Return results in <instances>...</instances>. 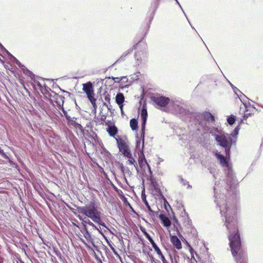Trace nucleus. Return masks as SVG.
Returning <instances> with one entry per match:
<instances>
[{
    "label": "nucleus",
    "mask_w": 263,
    "mask_h": 263,
    "mask_svg": "<svg viewBox=\"0 0 263 263\" xmlns=\"http://www.w3.org/2000/svg\"><path fill=\"white\" fill-rule=\"evenodd\" d=\"M185 17H186V20H188L187 16H185Z\"/></svg>",
    "instance_id": "bf43d9fd"
},
{
    "label": "nucleus",
    "mask_w": 263,
    "mask_h": 263,
    "mask_svg": "<svg viewBox=\"0 0 263 263\" xmlns=\"http://www.w3.org/2000/svg\"><path fill=\"white\" fill-rule=\"evenodd\" d=\"M143 45L144 47V49L141 51H138L135 53V58L137 60V65H139L141 63L142 61L145 60L147 57V52L146 50V45L145 44H144V43H143Z\"/></svg>",
    "instance_id": "9d476101"
},
{
    "label": "nucleus",
    "mask_w": 263,
    "mask_h": 263,
    "mask_svg": "<svg viewBox=\"0 0 263 263\" xmlns=\"http://www.w3.org/2000/svg\"><path fill=\"white\" fill-rule=\"evenodd\" d=\"M215 139L218 144L225 148L227 156H229L232 144V139L228 134L216 135Z\"/></svg>",
    "instance_id": "39448f33"
},
{
    "label": "nucleus",
    "mask_w": 263,
    "mask_h": 263,
    "mask_svg": "<svg viewBox=\"0 0 263 263\" xmlns=\"http://www.w3.org/2000/svg\"><path fill=\"white\" fill-rule=\"evenodd\" d=\"M204 117L205 119L208 121L213 122L214 121V117L210 112H205L204 114Z\"/></svg>",
    "instance_id": "5701e85b"
},
{
    "label": "nucleus",
    "mask_w": 263,
    "mask_h": 263,
    "mask_svg": "<svg viewBox=\"0 0 263 263\" xmlns=\"http://www.w3.org/2000/svg\"><path fill=\"white\" fill-rule=\"evenodd\" d=\"M144 235H145L146 238L151 243H152V242L154 241L152 239V237L147 232H144Z\"/></svg>",
    "instance_id": "2f4dec72"
},
{
    "label": "nucleus",
    "mask_w": 263,
    "mask_h": 263,
    "mask_svg": "<svg viewBox=\"0 0 263 263\" xmlns=\"http://www.w3.org/2000/svg\"><path fill=\"white\" fill-rule=\"evenodd\" d=\"M72 213H74V214L76 215V213H74V211H72Z\"/></svg>",
    "instance_id": "4d7b16f0"
},
{
    "label": "nucleus",
    "mask_w": 263,
    "mask_h": 263,
    "mask_svg": "<svg viewBox=\"0 0 263 263\" xmlns=\"http://www.w3.org/2000/svg\"><path fill=\"white\" fill-rule=\"evenodd\" d=\"M130 126L133 130L137 128L138 122L135 119H132L130 120Z\"/></svg>",
    "instance_id": "4be33fe9"
},
{
    "label": "nucleus",
    "mask_w": 263,
    "mask_h": 263,
    "mask_svg": "<svg viewBox=\"0 0 263 263\" xmlns=\"http://www.w3.org/2000/svg\"><path fill=\"white\" fill-rule=\"evenodd\" d=\"M28 76H30L31 79L33 80V82H34V85H37V87H39V89L42 90V88H43V86L42 85V84L37 81L36 80V79H35L34 78V74L33 75H31L30 74H27Z\"/></svg>",
    "instance_id": "412c9836"
},
{
    "label": "nucleus",
    "mask_w": 263,
    "mask_h": 263,
    "mask_svg": "<svg viewBox=\"0 0 263 263\" xmlns=\"http://www.w3.org/2000/svg\"><path fill=\"white\" fill-rule=\"evenodd\" d=\"M147 112L146 108L143 107L141 112V118L142 120L141 123V130L140 131L141 136L142 138V149L141 150V155L139 156L138 159V162L140 167L143 169L145 170L146 167H147L148 171L149 172L150 175L152 174V172L151 170L149 165L148 164L146 159L143 153V150L144 147V134H145V124L147 121Z\"/></svg>",
    "instance_id": "7ed1b4c3"
},
{
    "label": "nucleus",
    "mask_w": 263,
    "mask_h": 263,
    "mask_svg": "<svg viewBox=\"0 0 263 263\" xmlns=\"http://www.w3.org/2000/svg\"><path fill=\"white\" fill-rule=\"evenodd\" d=\"M152 100L159 107H165L170 102V99L163 96H153Z\"/></svg>",
    "instance_id": "1a4fd4ad"
},
{
    "label": "nucleus",
    "mask_w": 263,
    "mask_h": 263,
    "mask_svg": "<svg viewBox=\"0 0 263 263\" xmlns=\"http://www.w3.org/2000/svg\"><path fill=\"white\" fill-rule=\"evenodd\" d=\"M185 214H186L185 213H184V215H185ZM182 218H183L182 220L185 225L188 226H191V220L190 219V218L187 215H185V216L184 217L182 216Z\"/></svg>",
    "instance_id": "a878e982"
},
{
    "label": "nucleus",
    "mask_w": 263,
    "mask_h": 263,
    "mask_svg": "<svg viewBox=\"0 0 263 263\" xmlns=\"http://www.w3.org/2000/svg\"><path fill=\"white\" fill-rule=\"evenodd\" d=\"M159 256L163 263H167V261L165 259V258L164 256H163V255L162 254V253H161V255H159Z\"/></svg>",
    "instance_id": "c9c22d12"
},
{
    "label": "nucleus",
    "mask_w": 263,
    "mask_h": 263,
    "mask_svg": "<svg viewBox=\"0 0 263 263\" xmlns=\"http://www.w3.org/2000/svg\"><path fill=\"white\" fill-rule=\"evenodd\" d=\"M161 0H156V2L155 3V9H156L158 8L159 2Z\"/></svg>",
    "instance_id": "ea45409f"
},
{
    "label": "nucleus",
    "mask_w": 263,
    "mask_h": 263,
    "mask_svg": "<svg viewBox=\"0 0 263 263\" xmlns=\"http://www.w3.org/2000/svg\"><path fill=\"white\" fill-rule=\"evenodd\" d=\"M104 99L107 102V104L110 103V96L108 93H104Z\"/></svg>",
    "instance_id": "7c9ffc66"
},
{
    "label": "nucleus",
    "mask_w": 263,
    "mask_h": 263,
    "mask_svg": "<svg viewBox=\"0 0 263 263\" xmlns=\"http://www.w3.org/2000/svg\"><path fill=\"white\" fill-rule=\"evenodd\" d=\"M185 17H186V20H188L187 16H185Z\"/></svg>",
    "instance_id": "13d9d810"
},
{
    "label": "nucleus",
    "mask_w": 263,
    "mask_h": 263,
    "mask_svg": "<svg viewBox=\"0 0 263 263\" xmlns=\"http://www.w3.org/2000/svg\"><path fill=\"white\" fill-rule=\"evenodd\" d=\"M142 200H143V201L144 203L145 204V205L146 206V207H147V208L148 210L150 212H151V213H154V212L152 210V209H151V208L150 205H149V204H148V203L147 201L146 200V197H145V196H143V195H142Z\"/></svg>",
    "instance_id": "393cba45"
},
{
    "label": "nucleus",
    "mask_w": 263,
    "mask_h": 263,
    "mask_svg": "<svg viewBox=\"0 0 263 263\" xmlns=\"http://www.w3.org/2000/svg\"><path fill=\"white\" fill-rule=\"evenodd\" d=\"M142 230V231L143 232V233H144V232H146L145 231V229H144V230Z\"/></svg>",
    "instance_id": "603ef678"
},
{
    "label": "nucleus",
    "mask_w": 263,
    "mask_h": 263,
    "mask_svg": "<svg viewBox=\"0 0 263 263\" xmlns=\"http://www.w3.org/2000/svg\"><path fill=\"white\" fill-rule=\"evenodd\" d=\"M137 137V139H138V138H139L138 135H137V137Z\"/></svg>",
    "instance_id": "680f3d73"
},
{
    "label": "nucleus",
    "mask_w": 263,
    "mask_h": 263,
    "mask_svg": "<svg viewBox=\"0 0 263 263\" xmlns=\"http://www.w3.org/2000/svg\"><path fill=\"white\" fill-rule=\"evenodd\" d=\"M185 17H186V20H188L187 16H185Z\"/></svg>",
    "instance_id": "052dcab7"
},
{
    "label": "nucleus",
    "mask_w": 263,
    "mask_h": 263,
    "mask_svg": "<svg viewBox=\"0 0 263 263\" xmlns=\"http://www.w3.org/2000/svg\"><path fill=\"white\" fill-rule=\"evenodd\" d=\"M142 44L141 42H139L136 45L134 46V48L137 49L139 46Z\"/></svg>",
    "instance_id": "79ce46f5"
},
{
    "label": "nucleus",
    "mask_w": 263,
    "mask_h": 263,
    "mask_svg": "<svg viewBox=\"0 0 263 263\" xmlns=\"http://www.w3.org/2000/svg\"><path fill=\"white\" fill-rule=\"evenodd\" d=\"M72 213H74V214L76 215V213H74V211H72Z\"/></svg>",
    "instance_id": "6e6d98bb"
},
{
    "label": "nucleus",
    "mask_w": 263,
    "mask_h": 263,
    "mask_svg": "<svg viewBox=\"0 0 263 263\" xmlns=\"http://www.w3.org/2000/svg\"><path fill=\"white\" fill-rule=\"evenodd\" d=\"M107 131L110 136L114 137L118 132V129L115 126H109L107 128Z\"/></svg>",
    "instance_id": "f3484780"
},
{
    "label": "nucleus",
    "mask_w": 263,
    "mask_h": 263,
    "mask_svg": "<svg viewBox=\"0 0 263 263\" xmlns=\"http://www.w3.org/2000/svg\"><path fill=\"white\" fill-rule=\"evenodd\" d=\"M0 154L5 159H9V157L5 154L3 149L0 148Z\"/></svg>",
    "instance_id": "72a5a7b5"
},
{
    "label": "nucleus",
    "mask_w": 263,
    "mask_h": 263,
    "mask_svg": "<svg viewBox=\"0 0 263 263\" xmlns=\"http://www.w3.org/2000/svg\"><path fill=\"white\" fill-rule=\"evenodd\" d=\"M224 217V222L229 233V240L232 254L237 263H247V256L245 250L242 248L240 236L237 228L236 213H220Z\"/></svg>",
    "instance_id": "f257e3e1"
},
{
    "label": "nucleus",
    "mask_w": 263,
    "mask_h": 263,
    "mask_svg": "<svg viewBox=\"0 0 263 263\" xmlns=\"http://www.w3.org/2000/svg\"><path fill=\"white\" fill-rule=\"evenodd\" d=\"M117 144L119 151L124 157H131V152L127 144L122 139L117 140Z\"/></svg>",
    "instance_id": "0eeeda50"
},
{
    "label": "nucleus",
    "mask_w": 263,
    "mask_h": 263,
    "mask_svg": "<svg viewBox=\"0 0 263 263\" xmlns=\"http://www.w3.org/2000/svg\"><path fill=\"white\" fill-rule=\"evenodd\" d=\"M24 263V262H23Z\"/></svg>",
    "instance_id": "0e129e2a"
},
{
    "label": "nucleus",
    "mask_w": 263,
    "mask_h": 263,
    "mask_svg": "<svg viewBox=\"0 0 263 263\" xmlns=\"http://www.w3.org/2000/svg\"><path fill=\"white\" fill-rule=\"evenodd\" d=\"M100 210V208L96 202L92 201L89 204L83 206L77 207L78 213L84 215L87 217L82 218L80 215L77 216L80 220L82 221L83 223H85L88 224L95 230H98V228L88 219V218L91 219L94 222L107 228L106 224L102 220L101 217L102 214Z\"/></svg>",
    "instance_id": "f03ea898"
},
{
    "label": "nucleus",
    "mask_w": 263,
    "mask_h": 263,
    "mask_svg": "<svg viewBox=\"0 0 263 263\" xmlns=\"http://www.w3.org/2000/svg\"><path fill=\"white\" fill-rule=\"evenodd\" d=\"M82 232L83 233V235L84 237L86 239V240L93 244L94 240L92 238L90 233L88 232L85 225H84V230Z\"/></svg>",
    "instance_id": "4468645a"
},
{
    "label": "nucleus",
    "mask_w": 263,
    "mask_h": 263,
    "mask_svg": "<svg viewBox=\"0 0 263 263\" xmlns=\"http://www.w3.org/2000/svg\"><path fill=\"white\" fill-rule=\"evenodd\" d=\"M215 156L219 161L220 164L226 168L225 171L227 174V183L230 186V187H233V186L236 185L237 180L228 160L224 156L219 153H216Z\"/></svg>",
    "instance_id": "20e7f679"
},
{
    "label": "nucleus",
    "mask_w": 263,
    "mask_h": 263,
    "mask_svg": "<svg viewBox=\"0 0 263 263\" xmlns=\"http://www.w3.org/2000/svg\"><path fill=\"white\" fill-rule=\"evenodd\" d=\"M246 108H247L246 106ZM255 108L254 107H252V109H249L246 108V113L245 114L244 116H243V120H247V119L251 116L252 114H254V111L255 110Z\"/></svg>",
    "instance_id": "a211bd4d"
},
{
    "label": "nucleus",
    "mask_w": 263,
    "mask_h": 263,
    "mask_svg": "<svg viewBox=\"0 0 263 263\" xmlns=\"http://www.w3.org/2000/svg\"><path fill=\"white\" fill-rule=\"evenodd\" d=\"M128 158L129 159L127 160V163L129 164H133L134 165L135 168L137 171V172H138L137 163L136 160H135V159L133 157L132 154H131V157Z\"/></svg>",
    "instance_id": "aec40b11"
},
{
    "label": "nucleus",
    "mask_w": 263,
    "mask_h": 263,
    "mask_svg": "<svg viewBox=\"0 0 263 263\" xmlns=\"http://www.w3.org/2000/svg\"><path fill=\"white\" fill-rule=\"evenodd\" d=\"M192 232H193L194 234L196 233V232H197L196 230L194 228H192Z\"/></svg>",
    "instance_id": "49530a36"
},
{
    "label": "nucleus",
    "mask_w": 263,
    "mask_h": 263,
    "mask_svg": "<svg viewBox=\"0 0 263 263\" xmlns=\"http://www.w3.org/2000/svg\"><path fill=\"white\" fill-rule=\"evenodd\" d=\"M140 141L138 140H137V142H136V147L138 148H139V145H140Z\"/></svg>",
    "instance_id": "37998d69"
},
{
    "label": "nucleus",
    "mask_w": 263,
    "mask_h": 263,
    "mask_svg": "<svg viewBox=\"0 0 263 263\" xmlns=\"http://www.w3.org/2000/svg\"><path fill=\"white\" fill-rule=\"evenodd\" d=\"M243 120H243V119H241V120H240V122H239V124H241V123H242Z\"/></svg>",
    "instance_id": "de8ad7c7"
},
{
    "label": "nucleus",
    "mask_w": 263,
    "mask_h": 263,
    "mask_svg": "<svg viewBox=\"0 0 263 263\" xmlns=\"http://www.w3.org/2000/svg\"><path fill=\"white\" fill-rule=\"evenodd\" d=\"M121 114H122V115H123L124 112H123V109H122V110H121Z\"/></svg>",
    "instance_id": "3c124183"
},
{
    "label": "nucleus",
    "mask_w": 263,
    "mask_h": 263,
    "mask_svg": "<svg viewBox=\"0 0 263 263\" xmlns=\"http://www.w3.org/2000/svg\"><path fill=\"white\" fill-rule=\"evenodd\" d=\"M104 105L106 106L108 110H110L111 109V105H110V103L107 104L106 103H104Z\"/></svg>",
    "instance_id": "4c0bfd02"
},
{
    "label": "nucleus",
    "mask_w": 263,
    "mask_h": 263,
    "mask_svg": "<svg viewBox=\"0 0 263 263\" xmlns=\"http://www.w3.org/2000/svg\"><path fill=\"white\" fill-rule=\"evenodd\" d=\"M176 1L177 2V3L179 5L180 7L181 8V7L180 5L179 4V2H178V1L177 0Z\"/></svg>",
    "instance_id": "8fccbe9b"
},
{
    "label": "nucleus",
    "mask_w": 263,
    "mask_h": 263,
    "mask_svg": "<svg viewBox=\"0 0 263 263\" xmlns=\"http://www.w3.org/2000/svg\"><path fill=\"white\" fill-rule=\"evenodd\" d=\"M132 51V49L128 50L126 52L124 53L123 55L121 57V59H123L125 57L128 53H130Z\"/></svg>",
    "instance_id": "f704fd0d"
},
{
    "label": "nucleus",
    "mask_w": 263,
    "mask_h": 263,
    "mask_svg": "<svg viewBox=\"0 0 263 263\" xmlns=\"http://www.w3.org/2000/svg\"><path fill=\"white\" fill-rule=\"evenodd\" d=\"M77 119V118H71L70 117V120H67L69 122H70L72 124H74L76 123V120Z\"/></svg>",
    "instance_id": "e433bc0d"
},
{
    "label": "nucleus",
    "mask_w": 263,
    "mask_h": 263,
    "mask_svg": "<svg viewBox=\"0 0 263 263\" xmlns=\"http://www.w3.org/2000/svg\"><path fill=\"white\" fill-rule=\"evenodd\" d=\"M100 234H101L102 236H103L104 237H105L104 234L102 232V231L98 228V230H97Z\"/></svg>",
    "instance_id": "c03bdc74"
},
{
    "label": "nucleus",
    "mask_w": 263,
    "mask_h": 263,
    "mask_svg": "<svg viewBox=\"0 0 263 263\" xmlns=\"http://www.w3.org/2000/svg\"><path fill=\"white\" fill-rule=\"evenodd\" d=\"M239 126L238 125L234 129V132L235 133H236V134L237 135L238 134V130H239Z\"/></svg>",
    "instance_id": "a19ab883"
},
{
    "label": "nucleus",
    "mask_w": 263,
    "mask_h": 263,
    "mask_svg": "<svg viewBox=\"0 0 263 263\" xmlns=\"http://www.w3.org/2000/svg\"><path fill=\"white\" fill-rule=\"evenodd\" d=\"M120 168L121 169V171H122V172L124 174H127L129 175H130L131 174V172L129 170L128 168L127 167H125L123 164H121L120 165Z\"/></svg>",
    "instance_id": "b1692460"
},
{
    "label": "nucleus",
    "mask_w": 263,
    "mask_h": 263,
    "mask_svg": "<svg viewBox=\"0 0 263 263\" xmlns=\"http://www.w3.org/2000/svg\"><path fill=\"white\" fill-rule=\"evenodd\" d=\"M72 213H74V214L76 215V213H74V211H72Z\"/></svg>",
    "instance_id": "5fc2aeb1"
},
{
    "label": "nucleus",
    "mask_w": 263,
    "mask_h": 263,
    "mask_svg": "<svg viewBox=\"0 0 263 263\" xmlns=\"http://www.w3.org/2000/svg\"><path fill=\"white\" fill-rule=\"evenodd\" d=\"M151 244H152L154 249L155 250V251L157 252V253L158 255H161L162 252H161L160 249L159 248V247L157 246L156 243L154 241H153V242H152Z\"/></svg>",
    "instance_id": "cd10ccee"
},
{
    "label": "nucleus",
    "mask_w": 263,
    "mask_h": 263,
    "mask_svg": "<svg viewBox=\"0 0 263 263\" xmlns=\"http://www.w3.org/2000/svg\"><path fill=\"white\" fill-rule=\"evenodd\" d=\"M159 217L161 220L162 223L164 227H168L171 224V222L169 218L166 217L164 214H161L159 215Z\"/></svg>",
    "instance_id": "2eb2a0df"
},
{
    "label": "nucleus",
    "mask_w": 263,
    "mask_h": 263,
    "mask_svg": "<svg viewBox=\"0 0 263 263\" xmlns=\"http://www.w3.org/2000/svg\"><path fill=\"white\" fill-rule=\"evenodd\" d=\"M235 117L233 115L230 116L227 119V121L230 125H233L235 123Z\"/></svg>",
    "instance_id": "bb28decb"
},
{
    "label": "nucleus",
    "mask_w": 263,
    "mask_h": 263,
    "mask_svg": "<svg viewBox=\"0 0 263 263\" xmlns=\"http://www.w3.org/2000/svg\"><path fill=\"white\" fill-rule=\"evenodd\" d=\"M171 241L173 246L178 250L181 249L182 245L180 240L176 236H173L171 237Z\"/></svg>",
    "instance_id": "ddd939ff"
},
{
    "label": "nucleus",
    "mask_w": 263,
    "mask_h": 263,
    "mask_svg": "<svg viewBox=\"0 0 263 263\" xmlns=\"http://www.w3.org/2000/svg\"><path fill=\"white\" fill-rule=\"evenodd\" d=\"M172 108L176 114L180 115H186L188 110L186 109L185 105L180 101H175L172 102Z\"/></svg>",
    "instance_id": "423d86ee"
},
{
    "label": "nucleus",
    "mask_w": 263,
    "mask_h": 263,
    "mask_svg": "<svg viewBox=\"0 0 263 263\" xmlns=\"http://www.w3.org/2000/svg\"><path fill=\"white\" fill-rule=\"evenodd\" d=\"M126 78L125 77H122L121 78H118V77L115 78L113 77H112V79L115 81V82H119L121 80H122L124 79H126Z\"/></svg>",
    "instance_id": "473e14b6"
},
{
    "label": "nucleus",
    "mask_w": 263,
    "mask_h": 263,
    "mask_svg": "<svg viewBox=\"0 0 263 263\" xmlns=\"http://www.w3.org/2000/svg\"><path fill=\"white\" fill-rule=\"evenodd\" d=\"M14 62L21 69V70L24 72L26 74H30L31 75H33L32 72L28 70L23 65H22L20 62L14 57L11 55Z\"/></svg>",
    "instance_id": "9b49d317"
},
{
    "label": "nucleus",
    "mask_w": 263,
    "mask_h": 263,
    "mask_svg": "<svg viewBox=\"0 0 263 263\" xmlns=\"http://www.w3.org/2000/svg\"><path fill=\"white\" fill-rule=\"evenodd\" d=\"M9 162L10 163H11L12 162V161H11V160H10V159L9 160Z\"/></svg>",
    "instance_id": "864d4df0"
},
{
    "label": "nucleus",
    "mask_w": 263,
    "mask_h": 263,
    "mask_svg": "<svg viewBox=\"0 0 263 263\" xmlns=\"http://www.w3.org/2000/svg\"><path fill=\"white\" fill-rule=\"evenodd\" d=\"M100 263H102V262L101 261V260H100Z\"/></svg>",
    "instance_id": "e2e57ef3"
},
{
    "label": "nucleus",
    "mask_w": 263,
    "mask_h": 263,
    "mask_svg": "<svg viewBox=\"0 0 263 263\" xmlns=\"http://www.w3.org/2000/svg\"><path fill=\"white\" fill-rule=\"evenodd\" d=\"M83 90L87 94V93L90 92L93 90L92 85L90 82L83 84Z\"/></svg>",
    "instance_id": "6ab92c4d"
},
{
    "label": "nucleus",
    "mask_w": 263,
    "mask_h": 263,
    "mask_svg": "<svg viewBox=\"0 0 263 263\" xmlns=\"http://www.w3.org/2000/svg\"><path fill=\"white\" fill-rule=\"evenodd\" d=\"M242 97H246V96L243 94H242L240 97H239V98L240 100H241V101H242Z\"/></svg>",
    "instance_id": "a18cd8bd"
},
{
    "label": "nucleus",
    "mask_w": 263,
    "mask_h": 263,
    "mask_svg": "<svg viewBox=\"0 0 263 263\" xmlns=\"http://www.w3.org/2000/svg\"><path fill=\"white\" fill-rule=\"evenodd\" d=\"M193 259L195 261H196V260H195V257H194V256H192L191 259Z\"/></svg>",
    "instance_id": "09e8293b"
},
{
    "label": "nucleus",
    "mask_w": 263,
    "mask_h": 263,
    "mask_svg": "<svg viewBox=\"0 0 263 263\" xmlns=\"http://www.w3.org/2000/svg\"><path fill=\"white\" fill-rule=\"evenodd\" d=\"M87 98H88L89 100L91 102V104L92 105L93 107L96 108V100L94 98L95 93L93 92V90H92L91 92L87 93Z\"/></svg>",
    "instance_id": "dca6fc26"
},
{
    "label": "nucleus",
    "mask_w": 263,
    "mask_h": 263,
    "mask_svg": "<svg viewBox=\"0 0 263 263\" xmlns=\"http://www.w3.org/2000/svg\"><path fill=\"white\" fill-rule=\"evenodd\" d=\"M50 91L51 92L49 93V97L51 98V101L54 102L59 108L62 107L64 104V97L59 95L51 89Z\"/></svg>",
    "instance_id": "6e6552de"
},
{
    "label": "nucleus",
    "mask_w": 263,
    "mask_h": 263,
    "mask_svg": "<svg viewBox=\"0 0 263 263\" xmlns=\"http://www.w3.org/2000/svg\"><path fill=\"white\" fill-rule=\"evenodd\" d=\"M230 85H231L234 91L235 92V93L237 94V92H236V90H237L238 91H239V90L236 87H234L232 84L230 83Z\"/></svg>",
    "instance_id": "58836bf2"
},
{
    "label": "nucleus",
    "mask_w": 263,
    "mask_h": 263,
    "mask_svg": "<svg viewBox=\"0 0 263 263\" xmlns=\"http://www.w3.org/2000/svg\"><path fill=\"white\" fill-rule=\"evenodd\" d=\"M180 181L182 185H187V189L191 188L192 186L189 184V182L185 179H184L182 177H179Z\"/></svg>",
    "instance_id": "c85d7f7f"
},
{
    "label": "nucleus",
    "mask_w": 263,
    "mask_h": 263,
    "mask_svg": "<svg viewBox=\"0 0 263 263\" xmlns=\"http://www.w3.org/2000/svg\"><path fill=\"white\" fill-rule=\"evenodd\" d=\"M124 101V96L122 93H118L116 96V102L118 104L120 110H122L123 107V102Z\"/></svg>",
    "instance_id": "f8f14e48"
},
{
    "label": "nucleus",
    "mask_w": 263,
    "mask_h": 263,
    "mask_svg": "<svg viewBox=\"0 0 263 263\" xmlns=\"http://www.w3.org/2000/svg\"><path fill=\"white\" fill-rule=\"evenodd\" d=\"M59 108H60V109H62V111H63V114H64V115L65 117H66V119H67V120H70V117L68 115L67 111H66V110L64 109V107H63V106L62 107H60Z\"/></svg>",
    "instance_id": "c756f323"
}]
</instances>
